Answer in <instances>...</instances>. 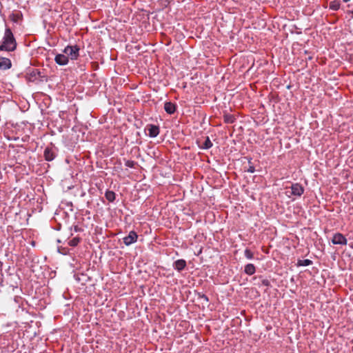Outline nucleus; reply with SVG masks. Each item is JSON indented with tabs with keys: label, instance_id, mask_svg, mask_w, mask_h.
<instances>
[{
	"label": "nucleus",
	"instance_id": "a211bd4d",
	"mask_svg": "<svg viewBox=\"0 0 353 353\" xmlns=\"http://www.w3.org/2000/svg\"><path fill=\"white\" fill-rule=\"evenodd\" d=\"M79 242V238L75 237L68 241V245L72 247L76 246Z\"/></svg>",
	"mask_w": 353,
	"mask_h": 353
},
{
	"label": "nucleus",
	"instance_id": "423d86ee",
	"mask_svg": "<svg viewBox=\"0 0 353 353\" xmlns=\"http://www.w3.org/2000/svg\"><path fill=\"white\" fill-rule=\"evenodd\" d=\"M292 194L300 196L303 193V188L299 183L292 184L291 186Z\"/></svg>",
	"mask_w": 353,
	"mask_h": 353
},
{
	"label": "nucleus",
	"instance_id": "9d476101",
	"mask_svg": "<svg viewBox=\"0 0 353 353\" xmlns=\"http://www.w3.org/2000/svg\"><path fill=\"white\" fill-rule=\"evenodd\" d=\"M164 110L168 114H172L176 110V105L171 102H165L164 104Z\"/></svg>",
	"mask_w": 353,
	"mask_h": 353
},
{
	"label": "nucleus",
	"instance_id": "6e6552de",
	"mask_svg": "<svg viewBox=\"0 0 353 353\" xmlns=\"http://www.w3.org/2000/svg\"><path fill=\"white\" fill-rule=\"evenodd\" d=\"M186 266V261L183 259L176 260L173 265V267L175 270L178 271H181Z\"/></svg>",
	"mask_w": 353,
	"mask_h": 353
},
{
	"label": "nucleus",
	"instance_id": "4468645a",
	"mask_svg": "<svg viewBox=\"0 0 353 353\" xmlns=\"http://www.w3.org/2000/svg\"><path fill=\"white\" fill-rule=\"evenodd\" d=\"M212 146V143L211 142L210 138L208 137H206L205 141L201 146L203 149H209Z\"/></svg>",
	"mask_w": 353,
	"mask_h": 353
},
{
	"label": "nucleus",
	"instance_id": "aec40b11",
	"mask_svg": "<svg viewBox=\"0 0 353 353\" xmlns=\"http://www.w3.org/2000/svg\"><path fill=\"white\" fill-rule=\"evenodd\" d=\"M136 163L134 161L127 160L125 163V166L128 168H134Z\"/></svg>",
	"mask_w": 353,
	"mask_h": 353
},
{
	"label": "nucleus",
	"instance_id": "b1692460",
	"mask_svg": "<svg viewBox=\"0 0 353 353\" xmlns=\"http://www.w3.org/2000/svg\"><path fill=\"white\" fill-rule=\"evenodd\" d=\"M343 2H345V3H347V2L350 1V0H343Z\"/></svg>",
	"mask_w": 353,
	"mask_h": 353
},
{
	"label": "nucleus",
	"instance_id": "f257e3e1",
	"mask_svg": "<svg viewBox=\"0 0 353 353\" xmlns=\"http://www.w3.org/2000/svg\"><path fill=\"white\" fill-rule=\"evenodd\" d=\"M16 47L17 42L11 30L6 28L0 46V50L12 52L16 49Z\"/></svg>",
	"mask_w": 353,
	"mask_h": 353
},
{
	"label": "nucleus",
	"instance_id": "20e7f679",
	"mask_svg": "<svg viewBox=\"0 0 353 353\" xmlns=\"http://www.w3.org/2000/svg\"><path fill=\"white\" fill-rule=\"evenodd\" d=\"M332 242L335 245H346L347 239L342 234L336 233L333 236Z\"/></svg>",
	"mask_w": 353,
	"mask_h": 353
},
{
	"label": "nucleus",
	"instance_id": "4be33fe9",
	"mask_svg": "<svg viewBox=\"0 0 353 353\" xmlns=\"http://www.w3.org/2000/svg\"><path fill=\"white\" fill-rule=\"evenodd\" d=\"M59 252L60 253H61V254H65V252L64 251H61V250H60V249H59Z\"/></svg>",
	"mask_w": 353,
	"mask_h": 353
},
{
	"label": "nucleus",
	"instance_id": "39448f33",
	"mask_svg": "<svg viewBox=\"0 0 353 353\" xmlns=\"http://www.w3.org/2000/svg\"><path fill=\"white\" fill-rule=\"evenodd\" d=\"M54 61L59 65H65L68 63V58L65 54H59L56 55Z\"/></svg>",
	"mask_w": 353,
	"mask_h": 353
},
{
	"label": "nucleus",
	"instance_id": "412c9836",
	"mask_svg": "<svg viewBox=\"0 0 353 353\" xmlns=\"http://www.w3.org/2000/svg\"><path fill=\"white\" fill-rule=\"evenodd\" d=\"M254 171H255V169L253 166H250L248 170V172H249L250 173H253V172H254Z\"/></svg>",
	"mask_w": 353,
	"mask_h": 353
},
{
	"label": "nucleus",
	"instance_id": "1a4fd4ad",
	"mask_svg": "<svg viewBox=\"0 0 353 353\" xmlns=\"http://www.w3.org/2000/svg\"><path fill=\"white\" fill-rule=\"evenodd\" d=\"M44 158L48 161H51L54 159V153L52 150V149L49 148H46L44 150Z\"/></svg>",
	"mask_w": 353,
	"mask_h": 353
},
{
	"label": "nucleus",
	"instance_id": "f3484780",
	"mask_svg": "<svg viewBox=\"0 0 353 353\" xmlns=\"http://www.w3.org/2000/svg\"><path fill=\"white\" fill-rule=\"evenodd\" d=\"M234 116L231 114H225L224 115V121L227 123H232L234 121Z\"/></svg>",
	"mask_w": 353,
	"mask_h": 353
},
{
	"label": "nucleus",
	"instance_id": "2eb2a0df",
	"mask_svg": "<svg viewBox=\"0 0 353 353\" xmlns=\"http://www.w3.org/2000/svg\"><path fill=\"white\" fill-rule=\"evenodd\" d=\"M312 261L310 259L299 260L297 265L299 266H308L312 264Z\"/></svg>",
	"mask_w": 353,
	"mask_h": 353
},
{
	"label": "nucleus",
	"instance_id": "f8f14e48",
	"mask_svg": "<svg viewBox=\"0 0 353 353\" xmlns=\"http://www.w3.org/2000/svg\"><path fill=\"white\" fill-rule=\"evenodd\" d=\"M245 273H246L248 275H252L255 273L256 269L253 264L248 263L245 266L244 270Z\"/></svg>",
	"mask_w": 353,
	"mask_h": 353
},
{
	"label": "nucleus",
	"instance_id": "6ab92c4d",
	"mask_svg": "<svg viewBox=\"0 0 353 353\" xmlns=\"http://www.w3.org/2000/svg\"><path fill=\"white\" fill-rule=\"evenodd\" d=\"M244 254L248 259H252L253 258V253L248 249L245 250Z\"/></svg>",
	"mask_w": 353,
	"mask_h": 353
},
{
	"label": "nucleus",
	"instance_id": "dca6fc26",
	"mask_svg": "<svg viewBox=\"0 0 353 353\" xmlns=\"http://www.w3.org/2000/svg\"><path fill=\"white\" fill-rule=\"evenodd\" d=\"M339 7L340 3L339 1H334L330 3V8L332 9V10H339Z\"/></svg>",
	"mask_w": 353,
	"mask_h": 353
},
{
	"label": "nucleus",
	"instance_id": "5701e85b",
	"mask_svg": "<svg viewBox=\"0 0 353 353\" xmlns=\"http://www.w3.org/2000/svg\"><path fill=\"white\" fill-rule=\"evenodd\" d=\"M2 265H3V263H2V262L0 261V269H1V267H2Z\"/></svg>",
	"mask_w": 353,
	"mask_h": 353
},
{
	"label": "nucleus",
	"instance_id": "f03ea898",
	"mask_svg": "<svg viewBox=\"0 0 353 353\" xmlns=\"http://www.w3.org/2000/svg\"><path fill=\"white\" fill-rule=\"evenodd\" d=\"M79 48L77 46H68L63 50V53L66 54L68 58L72 60H76L79 55Z\"/></svg>",
	"mask_w": 353,
	"mask_h": 353
},
{
	"label": "nucleus",
	"instance_id": "7ed1b4c3",
	"mask_svg": "<svg viewBox=\"0 0 353 353\" xmlns=\"http://www.w3.org/2000/svg\"><path fill=\"white\" fill-rule=\"evenodd\" d=\"M138 236L134 231H130L128 236L123 238V243L126 245H130L137 241Z\"/></svg>",
	"mask_w": 353,
	"mask_h": 353
},
{
	"label": "nucleus",
	"instance_id": "9b49d317",
	"mask_svg": "<svg viewBox=\"0 0 353 353\" xmlns=\"http://www.w3.org/2000/svg\"><path fill=\"white\" fill-rule=\"evenodd\" d=\"M148 132L150 137H156L159 133V128L157 125H150L148 127Z\"/></svg>",
	"mask_w": 353,
	"mask_h": 353
},
{
	"label": "nucleus",
	"instance_id": "0eeeda50",
	"mask_svg": "<svg viewBox=\"0 0 353 353\" xmlns=\"http://www.w3.org/2000/svg\"><path fill=\"white\" fill-rule=\"evenodd\" d=\"M12 66L11 61L6 57H0V70H7Z\"/></svg>",
	"mask_w": 353,
	"mask_h": 353
},
{
	"label": "nucleus",
	"instance_id": "ddd939ff",
	"mask_svg": "<svg viewBox=\"0 0 353 353\" xmlns=\"http://www.w3.org/2000/svg\"><path fill=\"white\" fill-rule=\"evenodd\" d=\"M105 196L108 201L112 202L115 199V193L112 191H107L105 194Z\"/></svg>",
	"mask_w": 353,
	"mask_h": 353
}]
</instances>
